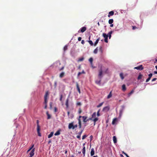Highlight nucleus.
I'll return each mask as SVG.
<instances>
[{"mask_svg": "<svg viewBox=\"0 0 157 157\" xmlns=\"http://www.w3.org/2000/svg\"><path fill=\"white\" fill-rule=\"evenodd\" d=\"M108 70V69L107 68L105 71H102V66H101L100 67V69L99 70V74L98 75V79H102V78L103 77V72L106 73Z\"/></svg>", "mask_w": 157, "mask_h": 157, "instance_id": "f257e3e1", "label": "nucleus"}, {"mask_svg": "<svg viewBox=\"0 0 157 157\" xmlns=\"http://www.w3.org/2000/svg\"><path fill=\"white\" fill-rule=\"evenodd\" d=\"M49 95V93L48 91H47L46 92L44 96V103L45 104V106L44 107V108L46 109L47 107V99L48 98V95Z\"/></svg>", "mask_w": 157, "mask_h": 157, "instance_id": "f03ea898", "label": "nucleus"}, {"mask_svg": "<svg viewBox=\"0 0 157 157\" xmlns=\"http://www.w3.org/2000/svg\"><path fill=\"white\" fill-rule=\"evenodd\" d=\"M134 69L138 70H141L143 69V67L142 65H140L139 66L135 67Z\"/></svg>", "mask_w": 157, "mask_h": 157, "instance_id": "7ed1b4c3", "label": "nucleus"}, {"mask_svg": "<svg viewBox=\"0 0 157 157\" xmlns=\"http://www.w3.org/2000/svg\"><path fill=\"white\" fill-rule=\"evenodd\" d=\"M37 132L38 136H39V121L37 120Z\"/></svg>", "mask_w": 157, "mask_h": 157, "instance_id": "20e7f679", "label": "nucleus"}, {"mask_svg": "<svg viewBox=\"0 0 157 157\" xmlns=\"http://www.w3.org/2000/svg\"><path fill=\"white\" fill-rule=\"evenodd\" d=\"M101 79H99L98 80H96L95 81V82L96 84L100 86L101 85Z\"/></svg>", "mask_w": 157, "mask_h": 157, "instance_id": "39448f33", "label": "nucleus"}, {"mask_svg": "<svg viewBox=\"0 0 157 157\" xmlns=\"http://www.w3.org/2000/svg\"><path fill=\"white\" fill-rule=\"evenodd\" d=\"M34 148H33L31 151L30 153H29V157H32V156L34 155Z\"/></svg>", "mask_w": 157, "mask_h": 157, "instance_id": "423d86ee", "label": "nucleus"}, {"mask_svg": "<svg viewBox=\"0 0 157 157\" xmlns=\"http://www.w3.org/2000/svg\"><path fill=\"white\" fill-rule=\"evenodd\" d=\"M83 119V121L84 122H86L88 121V120H87V117L86 116H83L82 117Z\"/></svg>", "mask_w": 157, "mask_h": 157, "instance_id": "0eeeda50", "label": "nucleus"}, {"mask_svg": "<svg viewBox=\"0 0 157 157\" xmlns=\"http://www.w3.org/2000/svg\"><path fill=\"white\" fill-rule=\"evenodd\" d=\"M109 108L108 106H106L103 108V111L107 112L109 110Z\"/></svg>", "mask_w": 157, "mask_h": 157, "instance_id": "6e6552de", "label": "nucleus"}, {"mask_svg": "<svg viewBox=\"0 0 157 157\" xmlns=\"http://www.w3.org/2000/svg\"><path fill=\"white\" fill-rule=\"evenodd\" d=\"M94 148H92L91 149V151L90 152V155L91 156H93L94 154Z\"/></svg>", "mask_w": 157, "mask_h": 157, "instance_id": "1a4fd4ad", "label": "nucleus"}, {"mask_svg": "<svg viewBox=\"0 0 157 157\" xmlns=\"http://www.w3.org/2000/svg\"><path fill=\"white\" fill-rule=\"evenodd\" d=\"M69 96L67 98L66 100V107L67 108L68 107L69 105H68V101H69Z\"/></svg>", "mask_w": 157, "mask_h": 157, "instance_id": "9d476101", "label": "nucleus"}, {"mask_svg": "<svg viewBox=\"0 0 157 157\" xmlns=\"http://www.w3.org/2000/svg\"><path fill=\"white\" fill-rule=\"evenodd\" d=\"M89 61L90 62V63L93 67V59L92 57L90 58L89 59Z\"/></svg>", "mask_w": 157, "mask_h": 157, "instance_id": "9b49d317", "label": "nucleus"}, {"mask_svg": "<svg viewBox=\"0 0 157 157\" xmlns=\"http://www.w3.org/2000/svg\"><path fill=\"white\" fill-rule=\"evenodd\" d=\"M73 124L72 123H70L68 125V128L69 129L71 128H72L73 129Z\"/></svg>", "mask_w": 157, "mask_h": 157, "instance_id": "f8f14e48", "label": "nucleus"}, {"mask_svg": "<svg viewBox=\"0 0 157 157\" xmlns=\"http://www.w3.org/2000/svg\"><path fill=\"white\" fill-rule=\"evenodd\" d=\"M76 87H77V90H78V92L80 94L81 93L80 89V88L79 87V85H78V83H76Z\"/></svg>", "mask_w": 157, "mask_h": 157, "instance_id": "ddd939ff", "label": "nucleus"}, {"mask_svg": "<svg viewBox=\"0 0 157 157\" xmlns=\"http://www.w3.org/2000/svg\"><path fill=\"white\" fill-rule=\"evenodd\" d=\"M114 12L113 11H111L109 13V14L108 15V17H109L110 16L113 15L114 14Z\"/></svg>", "mask_w": 157, "mask_h": 157, "instance_id": "4468645a", "label": "nucleus"}, {"mask_svg": "<svg viewBox=\"0 0 157 157\" xmlns=\"http://www.w3.org/2000/svg\"><path fill=\"white\" fill-rule=\"evenodd\" d=\"M113 142L114 144H116L117 142V138L116 136H114L113 137Z\"/></svg>", "mask_w": 157, "mask_h": 157, "instance_id": "2eb2a0df", "label": "nucleus"}, {"mask_svg": "<svg viewBox=\"0 0 157 157\" xmlns=\"http://www.w3.org/2000/svg\"><path fill=\"white\" fill-rule=\"evenodd\" d=\"M86 30V28L85 27H83L81 29V31L82 33H83L85 32Z\"/></svg>", "mask_w": 157, "mask_h": 157, "instance_id": "dca6fc26", "label": "nucleus"}, {"mask_svg": "<svg viewBox=\"0 0 157 157\" xmlns=\"http://www.w3.org/2000/svg\"><path fill=\"white\" fill-rule=\"evenodd\" d=\"M78 121L79 128H81V120L80 119H78Z\"/></svg>", "mask_w": 157, "mask_h": 157, "instance_id": "f3484780", "label": "nucleus"}, {"mask_svg": "<svg viewBox=\"0 0 157 157\" xmlns=\"http://www.w3.org/2000/svg\"><path fill=\"white\" fill-rule=\"evenodd\" d=\"M142 76L143 75L140 73L139 74V76L138 77L137 79L139 80L140 79H141L142 78Z\"/></svg>", "mask_w": 157, "mask_h": 157, "instance_id": "a211bd4d", "label": "nucleus"}, {"mask_svg": "<svg viewBox=\"0 0 157 157\" xmlns=\"http://www.w3.org/2000/svg\"><path fill=\"white\" fill-rule=\"evenodd\" d=\"M60 130H58L55 133V136H58L60 134Z\"/></svg>", "mask_w": 157, "mask_h": 157, "instance_id": "6ab92c4d", "label": "nucleus"}, {"mask_svg": "<svg viewBox=\"0 0 157 157\" xmlns=\"http://www.w3.org/2000/svg\"><path fill=\"white\" fill-rule=\"evenodd\" d=\"M85 147H83V148L82 149V153L83 154L84 156L85 155V152H86V149Z\"/></svg>", "mask_w": 157, "mask_h": 157, "instance_id": "aec40b11", "label": "nucleus"}, {"mask_svg": "<svg viewBox=\"0 0 157 157\" xmlns=\"http://www.w3.org/2000/svg\"><path fill=\"white\" fill-rule=\"evenodd\" d=\"M122 90L123 91H124L126 90V88L125 84H123L122 85Z\"/></svg>", "mask_w": 157, "mask_h": 157, "instance_id": "412c9836", "label": "nucleus"}, {"mask_svg": "<svg viewBox=\"0 0 157 157\" xmlns=\"http://www.w3.org/2000/svg\"><path fill=\"white\" fill-rule=\"evenodd\" d=\"M85 72L84 71V70H83L82 71V72H79L78 74V77L79 76L82 74H85Z\"/></svg>", "mask_w": 157, "mask_h": 157, "instance_id": "4be33fe9", "label": "nucleus"}, {"mask_svg": "<svg viewBox=\"0 0 157 157\" xmlns=\"http://www.w3.org/2000/svg\"><path fill=\"white\" fill-rule=\"evenodd\" d=\"M120 76L121 79L123 80L124 79V77L123 76V74L122 73H121L120 74Z\"/></svg>", "mask_w": 157, "mask_h": 157, "instance_id": "5701e85b", "label": "nucleus"}, {"mask_svg": "<svg viewBox=\"0 0 157 157\" xmlns=\"http://www.w3.org/2000/svg\"><path fill=\"white\" fill-rule=\"evenodd\" d=\"M123 112V109H121L120 110L119 116H120V117H121L122 116Z\"/></svg>", "mask_w": 157, "mask_h": 157, "instance_id": "b1692460", "label": "nucleus"}, {"mask_svg": "<svg viewBox=\"0 0 157 157\" xmlns=\"http://www.w3.org/2000/svg\"><path fill=\"white\" fill-rule=\"evenodd\" d=\"M64 74H65V73L64 72H62L61 73H60V75H59V77L60 78H62V77H63L64 75Z\"/></svg>", "mask_w": 157, "mask_h": 157, "instance_id": "393cba45", "label": "nucleus"}, {"mask_svg": "<svg viewBox=\"0 0 157 157\" xmlns=\"http://www.w3.org/2000/svg\"><path fill=\"white\" fill-rule=\"evenodd\" d=\"M53 132H51L50 133L49 135H48V138H50L53 135Z\"/></svg>", "mask_w": 157, "mask_h": 157, "instance_id": "a878e982", "label": "nucleus"}, {"mask_svg": "<svg viewBox=\"0 0 157 157\" xmlns=\"http://www.w3.org/2000/svg\"><path fill=\"white\" fill-rule=\"evenodd\" d=\"M112 96V91H110L109 93V94L107 96V98L109 99Z\"/></svg>", "mask_w": 157, "mask_h": 157, "instance_id": "bb28decb", "label": "nucleus"}, {"mask_svg": "<svg viewBox=\"0 0 157 157\" xmlns=\"http://www.w3.org/2000/svg\"><path fill=\"white\" fill-rule=\"evenodd\" d=\"M112 33V31H111L110 32H109L108 34V36H109V38L110 39L111 36V34Z\"/></svg>", "mask_w": 157, "mask_h": 157, "instance_id": "cd10ccee", "label": "nucleus"}, {"mask_svg": "<svg viewBox=\"0 0 157 157\" xmlns=\"http://www.w3.org/2000/svg\"><path fill=\"white\" fill-rule=\"evenodd\" d=\"M74 115L73 113H71L70 114L69 116H68L69 118L72 119L74 117Z\"/></svg>", "mask_w": 157, "mask_h": 157, "instance_id": "c85d7f7f", "label": "nucleus"}, {"mask_svg": "<svg viewBox=\"0 0 157 157\" xmlns=\"http://www.w3.org/2000/svg\"><path fill=\"white\" fill-rule=\"evenodd\" d=\"M96 113L94 112L93 113V114L92 115V117L93 118H95L96 117Z\"/></svg>", "mask_w": 157, "mask_h": 157, "instance_id": "c756f323", "label": "nucleus"}, {"mask_svg": "<svg viewBox=\"0 0 157 157\" xmlns=\"http://www.w3.org/2000/svg\"><path fill=\"white\" fill-rule=\"evenodd\" d=\"M100 40V38H98L96 41L95 43H94V46H96V45L98 43L99 40Z\"/></svg>", "mask_w": 157, "mask_h": 157, "instance_id": "7c9ffc66", "label": "nucleus"}, {"mask_svg": "<svg viewBox=\"0 0 157 157\" xmlns=\"http://www.w3.org/2000/svg\"><path fill=\"white\" fill-rule=\"evenodd\" d=\"M117 118H114L112 122V124H114L115 123V122L117 121Z\"/></svg>", "mask_w": 157, "mask_h": 157, "instance_id": "2f4dec72", "label": "nucleus"}, {"mask_svg": "<svg viewBox=\"0 0 157 157\" xmlns=\"http://www.w3.org/2000/svg\"><path fill=\"white\" fill-rule=\"evenodd\" d=\"M113 19H110L109 21V24H111L113 23Z\"/></svg>", "mask_w": 157, "mask_h": 157, "instance_id": "473e14b6", "label": "nucleus"}, {"mask_svg": "<svg viewBox=\"0 0 157 157\" xmlns=\"http://www.w3.org/2000/svg\"><path fill=\"white\" fill-rule=\"evenodd\" d=\"M47 119H49L51 118V115L48 113V112H47Z\"/></svg>", "mask_w": 157, "mask_h": 157, "instance_id": "72a5a7b5", "label": "nucleus"}, {"mask_svg": "<svg viewBox=\"0 0 157 157\" xmlns=\"http://www.w3.org/2000/svg\"><path fill=\"white\" fill-rule=\"evenodd\" d=\"M98 120V117H95L94 118V119H93V121L94 122H96Z\"/></svg>", "mask_w": 157, "mask_h": 157, "instance_id": "f704fd0d", "label": "nucleus"}, {"mask_svg": "<svg viewBox=\"0 0 157 157\" xmlns=\"http://www.w3.org/2000/svg\"><path fill=\"white\" fill-rule=\"evenodd\" d=\"M103 36L104 38H106L108 37V35H107L106 33H103Z\"/></svg>", "mask_w": 157, "mask_h": 157, "instance_id": "c9c22d12", "label": "nucleus"}, {"mask_svg": "<svg viewBox=\"0 0 157 157\" xmlns=\"http://www.w3.org/2000/svg\"><path fill=\"white\" fill-rule=\"evenodd\" d=\"M88 41L89 43V44L93 46L94 45L92 41L89 40Z\"/></svg>", "mask_w": 157, "mask_h": 157, "instance_id": "e433bc0d", "label": "nucleus"}, {"mask_svg": "<svg viewBox=\"0 0 157 157\" xmlns=\"http://www.w3.org/2000/svg\"><path fill=\"white\" fill-rule=\"evenodd\" d=\"M98 47H97L95 49H94V54H97V52H98Z\"/></svg>", "mask_w": 157, "mask_h": 157, "instance_id": "4c0bfd02", "label": "nucleus"}, {"mask_svg": "<svg viewBox=\"0 0 157 157\" xmlns=\"http://www.w3.org/2000/svg\"><path fill=\"white\" fill-rule=\"evenodd\" d=\"M104 102H101L97 106V107L98 108H99V107H100L103 104Z\"/></svg>", "mask_w": 157, "mask_h": 157, "instance_id": "58836bf2", "label": "nucleus"}, {"mask_svg": "<svg viewBox=\"0 0 157 157\" xmlns=\"http://www.w3.org/2000/svg\"><path fill=\"white\" fill-rule=\"evenodd\" d=\"M134 90H132L128 94V96L129 97L134 92Z\"/></svg>", "mask_w": 157, "mask_h": 157, "instance_id": "ea45409f", "label": "nucleus"}, {"mask_svg": "<svg viewBox=\"0 0 157 157\" xmlns=\"http://www.w3.org/2000/svg\"><path fill=\"white\" fill-rule=\"evenodd\" d=\"M67 45H66L63 48V50L64 51L67 50Z\"/></svg>", "mask_w": 157, "mask_h": 157, "instance_id": "a19ab883", "label": "nucleus"}, {"mask_svg": "<svg viewBox=\"0 0 157 157\" xmlns=\"http://www.w3.org/2000/svg\"><path fill=\"white\" fill-rule=\"evenodd\" d=\"M84 59V58L83 57H82L80 58H79L78 59V62L82 61Z\"/></svg>", "mask_w": 157, "mask_h": 157, "instance_id": "79ce46f5", "label": "nucleus"}, {"mask_svg": "<svg viewBox=\"0 0 157 157\" xmlns=\"http://www.w3.org/2000/svg\"><path fill=\"white\" fill-rule=\"evenodd\" d=\"M52 102H50L49 103L50 108L51 109L52 108Z\"/></svg>", "mask_w": 157, "mask_h": 157, "instance_id": "37998d69", "label": "nucleus"}, {"mask_svg": "<svg viewBox=\"0 0 157 157\" xmlns=\"http://www.w3.org/2000/svg\"><path fill=\"white\" fill-rule=\"evenodd\" d=\"M57 86V82L56 81H55L54 86V87H55V88H56V87Z\"/></svg>", "mask_w": 157, "mask_h": 157, "instance_id": "c03bdc74", "label": "nucleus"}, {"mask_svg": "<svg viewBox=\"0 0 157 157\" xmlns=\"http://www.w3.org/2000/svg\"><path fill=\"white\" fill-rule=\"evenodd\" d=\"M87 135H83L82 137V140L84 139L87 137Z\"/></svg>", "mask_w": 157, "mask_h": 157, "instance_id": "a18cd8bd", "label": "nucleus"}, {"mask_svg": "<svg viewBox=\"0 0 157 157\" xmlns=\"http://www.w3.org/2000/svg\"><path fill=\"white\" fill-rule=\"evenodd\" d=\"M82 112V110L81 108H79L78 109V113L79 114H80Z\"/></svg>", "mask_w": 157, "mask_h": 157, "instance_id": "49530a36", "label": "nucleus"}, {"mask_svg": "<svg viewBox=\"0 0 157 157\" xmlns=\"http://www.w3.org/2000/svg\"><path fill=\"white\" fill-rule=\"evenodd\" d=\"M62 98H63V95L61 94L60 95V99H59V100L60 101H62Z\"/></svg>", "mask_w": 157, "mask_h": 157, "instance_id": "de8ad7c7", "label": "nucleus"}, {"mask_svg": "<svg viewBox=\"0 0 157 157\" xmlns=\"http://www.w3.org/2000/svg\"><path fill=\"white\" fill-rule=\"evenodd\" d=\"M100 112V110H98L97 113V116L98 117H99L100 116V114L99 113Z\"/></svg>", "mask_w": 157, "mask_h": 157, "instance_id": "09e8293b", "label": "nucleus"}, {"mask_svg": "<svg viewBox=\"0 0 157 157\" xmlns=\"http://www.w3.org/2000/svg\"><path fill=\"white\" fill-rule=\"evenodd\" d=\"M152 76V73H150L148 75V77L150 78H151Z\"/></svg>", "mask_w": 157, "mask_h": 157, "instance_id": "8fccbe9b", "label": "nucleus"}, {"mask_svg": "<svg viewBox=\"0 0 157 157\" xmlns=\"http://www.w3.org/2000/svg\"><path fill=\"white\" fill-rule=\"evenodd\" d=\"M80 136L81 135L78 134L77 136L76 137L77 138L79 139H80Z\"/></svg>", "mask_w": 157, "mask_h": 157, "instance_id": "3c124183", "label": "nucleus"}, {"mask_svg": "<svg viewBox=\"0 0 157 157\" xmlns=\"http://www.w3.org/2000/svg\"><path fill=\"white\" fill-rule=\"evenodd\" d=\"M104 41L105 42L107 43L108 42V38H105Z\"/></svg>", "mask_w": 157, "mask_h": 157, "instance_id": "603ef678", "label": "nucleus"}, {"mask_svg": "<svg viewBox=\"0 0 157 157\" xmlns=\"http://www.w3.org/2000/svg\"><path fill=\"white\" fill-rule=\"evenodd\" d=\"M34 146V145H33L29 149V150H32L33 149V147Z\"/></svg>", "mask_w": 157, "mask_h": 157, "instance_id": "864d4df0", "label": "nucleus"}, {"mask_svg": "<svg viewBox=\"0 0 157 157\" xmlns=\"http://www.w3.org/2000/svg\"><path fill=\"white\" fill-rule=\"evenodd\" d=\"M90 141H92V139H93V136H90Z\"/></svg>", "mask_w": 157, "mask_h": 157, "instance_id": "5fc2aeb1", "label": "nucleus"}, {"mask_svg": "<svg viewBox=\"0 0 157 157\" xmlns=\"http://www.w3.org/2000/svg\"><path fill=\"white\" fill-rule=\"evenodd\" d=\"M151 79V78H148L146 80V82H148Z\"/></svg>", "mask_w": 157, "mask_h": 157, "instance_id": "6e6d98bb", "label": "nucleus"}, {"mask_svg": "<svg viewBox=\"0 0 157 157\" xmlns=\"http://www.w3.org/2000/svg\"><path fill=\"white\" fill-rule=\"evenodd\" d=\"M77 124H76V125H73V129H74L75 128H77Z\"/></svg>", "mask_w": 157, "mask_h": 157, "instance_id": "4d7b16f0", "label": "nucleus"}, {"mask_svg": "<svg viewBox=\"0 0 157 157\" xmlns=\"http://www.w3.org/2000/svg\"><path fill=\"white\" fill-rule=\"evenodd\" d=\"M64 66H63L62 67V68H61L59 69V71H61V70H63L64 68Z\"/></svg>", "mask_w": 157, "mask_h": 157, "instance_id": "13d9d810", "label": "nucleus"}, {"mask_svg": "<svg viewBox=\"0 0 157 157\" xmlns=\"http://www.w3.org/2000/svg\"><path fill=\"white\" fill-rule=\"evenodd\" d=\"M81 39H82V38L80 37H78V40L79 41H81Z\"/></svg>", "mask_w": 157, "mask_h": 157, "instance_id": "bf43d9fd", "label": "nucleus"}, {"mask_svg": "<svg viewBox=\"0 0 157 157\" xmlns=\"http://www.w3.org/2000/svg\"><path fill=\"white\" fill-rule=\"evenodd\" d=\"M82 132H83V130H81V132H80L78 133V134L81 135V134L82 133Z\"/></svg>", "mask_w": 157, "mask_h": 157, "instance_id": "052dcab7", "label": "nucleus"}, {"mask_svg": "<svg viewBox=\"0 0 157 157\" xmlns=\"http://www.w3.org/2000/svg\"><path fill=\"white\" fill-rule=\"evenodd\" d=\"M87 120H88V121L89 120H92V121H93V118H92V117H91V118H89V119H87Z\"/></svg>", "mask_w": 157, "mask_h": 157, "instance_id": "680f3d73", "label": "nucleus"}, {"mask_svg": "<svg viewBox=\"0 0 157 157\" xmlns=\"http://www.w3.org/2000/svg\"><path fill=\"white\" fill-rule=\"evenodd\" d=\"M77 105H81V104L80 102H78L77 103Z\"/></svg>", "mask_w": 157, "mask_h": 157, "instance_id": "e2e57ef3", "label": "nucleus"}, {"mask_svg": "<svg viewBox=\"0 0 157 157\" xmlns=\"http://www.w3.org/2000/svg\"><path fill=\"white\" fill-rule=\"evenodd\" d=\"M157 79V78H153L152 80V82H153V81H155Z\"/></svg>", "mask_w": 157, "mask_h": 157, "instance_id": "0e129e2a", "label": "nucleus"}, {"mask_svg": "<svg viewBox=\"0 0 157 157\" xmlns=\"http://www.w3.org/2000/svg\"><path fill=\"white\" fill-rule=\"evenodd\" d=\"M57 109L56 107H55L54 108V112H57Z\"/></svg>", "mask_w": 157, "mask_h": 157, "instance_id": "69168bd1", "label": "nucleus"}, {"mask_svg": "<svg viewBox=\"0 0 157 157\" xmlns=\"http://www.w3.org/2000/svg\"><path fill=\"white\" fill-rule=\"evenodd\" d=\"M100 51H101V52H102V47L100 46L99 48Z\"/></svg>", "mask_w": 157, "mask_h": 157, "instance_id": "338daca9", "label": "nucleus"}, {"mask_svg": "<svg viewBox=\"0 0 157 157\" xmlns=\"http://www.w3.org/2000/svg\"><path fill=\"white\" fill-rule=\"evenodd\" d=\"M84 41L83 40H82L81 41V43L82 44H84Z\"/></svg>", "mask_w": 157, "mask_h": 157, "instance_id": "774afa93", "label": "nucleus"}]
</instances>
